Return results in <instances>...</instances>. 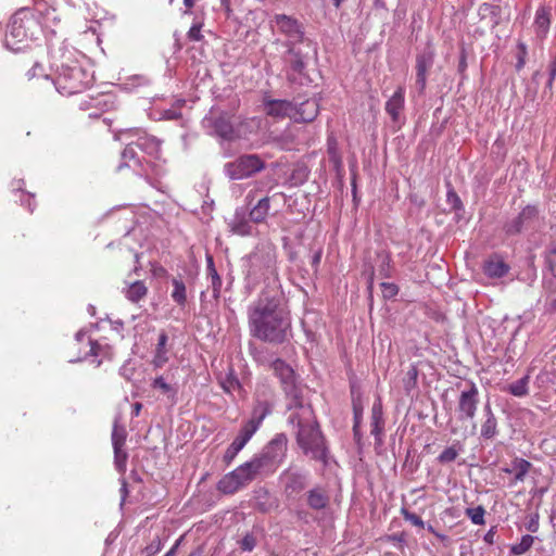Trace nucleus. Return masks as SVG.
Instances as JSON below:
<instances>
[{"label":"nucleus","mask_w":556,"mask_h":556,"mask_svg":"<svg viewBox=\"0 0 556 556\" xmlns=\"http://www.w3.org/2000/svg\"><path fill=\"white\" fill-rule=\"evenodd\" d=\"M28 79H33L36 77H46L48 78V75L45 74V68L41 63L35 62L33 67L27 72Z\"/></svg>","instance_id":"nucleus-59"},{"label":"nucleus","mask_w":556,"mask_h":556,"mask_svg":"<svg viewBox=\"0 0 556 556\" xmlns=\"http://www.w3.org/2000/svg\"><path fill=\"white\" fill-rule=\"evenodd\" d=\"M114 450V464L118 471H124L126 468V463L128 458L127 452L123 450V447H113Z\"/></svg>","instance_id":"nucleus-46"},{"label":"nucleus","mask_w":556,"mask_h":556,"mask_svg":"<svg viewBox=\"0 0 556 556\" xmlns=\"http://www.w3.org/2000/svg\"><path fill=\"white\" fill-rule=\"evenodd\" d=\"M288 422L293 427L296 444L303 455L328 465L329 447L313 407L309 404L293 407Z\"/></svg>","instance_id":"nucleus-2"},{"label":"nucleus","mask_w":556,"mask_h":556,"mask_svg":"<svg viewBox=\"0 0 556 556\" xmlns=\"http://www.w3.org/2000/svg\"><path fill=\"white\" fill-rule=\"evenodd\" d=\"M530 376L526 375L522 378L511 382L507 386L506 391L517 397H522L529 393Z\"/></svg>","instance_id":"nucleus-38"},{"label":"nucleus","mask_w":556,"mask_h":556,"mask_svg":"<svg viewBox=\"0 0 556 556\" xmlns=\"http://www.w3.org/2000/svg\"><path fill=\"white\" fill-rule=\"evenodd\" d=\"M435 51L430 42L416 55V87L419 93H424L427 86V76L433 66Z\"/></svg>","instance_id":"nucleus-15"},{"label":"nucleus","mask_w":556,"mask_h":556,"mask_svg":"<svg viewBox=\"0 0 556 556\" xmlns=\"http://www.w3.org/2000/svg\"><path fill=\"white\" fill-rule=\"evenodd\" d=\"M240 548L244 552H251L256 546V538L252 533H247L239 541Z\"/></svg>","instance_id":"nucleus-52"},{"label":"nucleus","mask_w":556,"mask_h":556,"mask_svg":"<svg viewBox=\"0 0 556 556\" xmlns=\"http://www.w3.org/2000/svg\"><path fill=\"white\" fill-rule=\"evenodd\" d=\"M288 438L285 433H277L260 452L270 463L279 468L287 456Z\"/></svg>","instance_id":"nucleus-16"},{"label":"nucleus","mask_w":556,"mask_h":556,"mask_svg":"<svg viewBox=\"0 0 556 556\" xmlns=\"http://www.w3.org/2000/svg\"><path fill=\"white\" fill-rule=\"evenodd\" d=\"M447 201L453 205L455 210H460L463 206L459 197L453 189L447 191Z\"/></svg>","instance_id":"nucleus-61"},{"label":"nucleus","mask_w":556,"mask_h":556,"mask_svg":"<svg viewBox=\"0 0 556 556\" xmlns=\"http://www.w3.org/2000/svg\"><path fill=\"white\" fill-rule=\"evenodd\" d=\"M479 389L472 381H468L460 390L455 408L458 421L473 420L480 403Z\"/></svg>","instance_id":"nucleus-9"},{"label":"nucleus","mask_w":556,"mask_h":556,"mask_svg":"<svg viewBox=\"0 0 556 556\" xmlns=\"http://www.w3.org/2000/svg\"><path fill=\"white\" fill-rule=\"evenodd\" d=\"M527 55H528V49H527V45L522 41H518L517 43V63H516V71L519 72L523 68V66L526 65V59H527Z\"/></svg>","instance_id":"nucleus-47"},{"label":"nucleus","mask_w":556,"mask_h":556,"mask_svg":"<svg viewBox=\"0 0 556 556\" xmlns=\"http://www.w3.org/2000/svg\"><path fill=\"white\" fill-rule=\"evenodd\" d=\"M126 442V431L124 428L118 427L117 425L114 426L112 431V444L113 447H123Z\"/></svg>","instance_id":"nucleus-48"},{"label":"nucleus","mask_w":556,"mask_h":556,"mask_svg":"<svg viewBox=\"0 0 556 556\" xmlns=\"http://www.w3.org/2000/svg\"><path fill=\"white\" fill-rule=\"evenodd\" d=\"M556 77V56L548 64V79L546 81V89L552 90L553 83Z\"/></svg>","instance_id":"nucleus-60"},{"label":"nucleus","mask_w":556,"mask_h":556,"mask_svg":"<svg viewBox=\"0 0 556 556\" xmlns=\"http://www.w3.org/2000/svg\"><path fill=\"white\" fill-rule=\"evenodd\" d=\"M402 515L406 521H409L410 523L418 528H424L425 522L421 519V517L418 516L417 514L403 509Z\"/></svg>","instance_id":"nucleus-56"},{"label":"nucleus","mask_w":556,"mask_h":556,"mask_svg":"<svg viewBox=\"0 0 556 556\" xmlns=\"http://www.w3.org/2000/svg\"><path fill=\"white\" fill-rule=\"evenodd\" d=\"M89 344H90V350L89 352L87 353V355H91V356H99L102 354L103 352V346L100 345L97 341H93V340H89Z\"/></svg>","instance_id":"nucleus-62"},{"label":"nucleus","mask_w":556,"mask_h":556,"mask_svg":"<svg viewBox=\"0 0 556 556\" xmlns=\"http://www.w3.org/2000/svg\"><path fill=\"white\" fill-rule=\"evenodd\" d=\"M539 216V210L534 205H527L521 212L514 218L507 220L503 230L506 236L513 237L521 233L525 229L533 226Z\"/></svg>","instance_id":"nucleus-14"},{"label":"nucleus","mask_w":556,"mask_h":556,"mask_svg":"<svg viewBox=\"0 0 556 556\" xmlns=\"http://www.w3.org/2000/svg\"><path fill=\"white\" fill-rule=\"evenodd\" d=\"M255 480L247 462L225 475L217 483V490L224 494H233Z\"/></svg>","instance_id":"nucleus-10"},{"label":"nucleus","mask_w":556,"mask_h":556,"mask_svg":"<svg viewBox=\"0 0 556 556\" xmlns=\"http://www.w3.org/2000/svg\"><path fill=\"white\" fill-rule=\"evenodd\" d=\"M206 273L207 278L211 280L213 298L215 300H218L220 296L222 278L216 270L214 258L211 254H206Z\"/></svg>","instance_id":"nucleus-32"},{"label":"nucleus","mask_w":556,"mask_h":556,"mask_svg":"<svg viewBox=\"0 0 556 556\" xmlns=\"http://www.w3.org/2000/svg\"><path fill=\"white\" fill-rule=\"evenodd\" d=\"M541 77H542V73L540 71H536V72L533 73L531 81H532V84L535 85V87L533 89H531V88L527 89L526 99H528L530 101H534L535 96H536V87L539 85V79Z\"/></svg>","instance_id":"nucleus-58"},{"label":"nucleus","mask_w":556,"mask_h":556,"mask_svg":"<svg viewBox=\"0 0 556 556\" xmlns=\"http://www.w3.org/2000/svg\"><path fill=\"white\" fill-rule=\"evenodd\" d=\"M265 161L257 154H243L224 165L225 175L231 180H242L261 173Z\"/></svg>","instance_id":"nucleus-7"},{"label":"nucleus","mask_w":556,"mask_h":556,"mask_svg":"<svg viewBox=\"0 0 556 556\" xmlns=\"http://www.w3.org/2000/svg\"><path fill=\"white\" fill-rule=\"evenodd\" d=\"M202 26L203 24L198 22L190 27L187 33V37L190 41H201L203 39V35L201 34Z\"/></svg>","instance_id":"nucleus-54"},{"label":"nucleus","mask_w":556,"mask_h":556,"mask_svg":"<svg viewBox=\"0 0 556 556\" xmlns=\"http://www.w3.org/2000/svg\"><path fill=\"white\" fill-rule=\"evenodd\" d=\"M148 288L143 281L138 280L128 286L125 291V296L132 303H138L140 300L146 298Z\"/></svg>","instance_id":"nucleus-36"},{"label":"nucleus","mask_w":556,"mask_h":556,"mask_svg":"<svg viewBox=\"0 0 556 556\" xmlns=\"http://www.w3.org/2000/svg\"><path fill=\"white\" fill-rule=\"evenodd\" d=\"M377 258L379 262L378 271L379 275L383 278H389L391 276V257L388 253L381 252L377 254Z\"/></svg>","instance_id":"nucleus-42"},{"label":"nucleus","mask_w":556,"mask_h":556,"mask_svg":"<svg viewBox=\"0 0 556 556\" xmlns=\"http://www.w3.org/2000/svg\"><path fill=\"white\" fill-rule=\"evenodd\" d=\"M418 369L417 366L412 364L405 374L403 379L404 389L406 392H410L417 386Z\"/></svg>","instance_id":"nucleus-41"},{"label":"nucleus","mask_w":556,"mask_h":556,"mask_svg":"<svg viewBox=\"0 0 556 556\" xmlns=\"http://www.w3.org/2000/svg\"><path fill=\"white\" fill-rule=\"evenodd\" d=\"M24 181L17 180L14 185V189L22 191L21 202L22 205L26 206L29 213H33L36 207L35 194L23 191Z\"/></svg>","instance_id":"nucleus-40"},{"label":"nucleus","mask_w":556,"mask_h":556,"mask_svg":"<svg viewBox=\"0 0 556 556\" xmlns=\"http://www.w3.org/2000/svg\"><path fill=\"white\" fill-rule=\"evenodd\" d=\"M292 179L296 185H301L308 178V169L305 166L298 167L292 173Z\"/></svg>","instance_id":"nucleus-55"},{"label":"nucleus","mask_w":556,"mask_h":556,"mask_svg":"<svg viewBox=\"0 0 556 556\" xmlns=\"http://www.w3.org/2000/svg\"><path fill=\"white\" fill-rule=\"evenodd\" d=\"M278 507V501L274 496L270 495V493L265 490L261 489L256 492L255 495V502H254V508L258 511L266 514L269 513Z\"/></svg>","instance_id":"nucleus-30"},{"label":"nucleus","mask_w":556,"mask_h":556,"mask_svg":"<svg viewBox=\"0 0 556 556\" xmlns=\"http://www.w3.org/2000/svg\"><path fill=\"white\" fill-rule=\"evenodd\" d=\"M283 47L287 49L282 55L287 79L295 83L298 76L304 75L309 59L317 55V47L313 41L312 47H306L304 43H283Z\"/></svg>","instance_id":"nucleus-5"},{"label":"nucleus","mask_w":556,"mask_h":556,"mask_svg":"<svg viewBox=\"0 0 556 556\" xmlns=\"http://www.w3.org/2000/svg\"><path fill=\"white\" fill-rule=\"evenodd\" d=\"M495 534H496V528L492 527L485 534H484V542L489 545L494 544L495 542Z\"/></svg>","instance_id":"nucleus-64"},{"label":"nucleus","mask_w":556,"mask_h":556,"mask_svg":"<svg viewBox=\"0 0 556 556\" xmlns=\"http://www.w3.org/2000/svg\"><path fill=\"white\" fill-rule=\"evenodd\" d=\"M295 104V111L293 114V121L295 123H311L313 122L319 112V103L316 98L306 99L304 101H293Z\"/></svg>","instance_id":"nucleus-20"},{"label":"nucleus","mask_w":556,"mask_h":556,"mask_svg":"<svg viewBox=\"0 0 556 556\" xmlns=\"http://www.w3.org/2000/svg\"><path fill=\"white\" fill-rule=\"evenodd\" d=\"M168 341L167 333L162 330L159 334L152 365L154 368H162L168 361L166 344Z\"/></svg>","instance_id":"nucleus-31"},{"label":"nucleus","mask_w":556,"mask_h":556,"mask_svg":"<svg viewBox=\"0 0 556 556\" xmlns=\"http://www.w3.org/2000/svg\"><path fill=\"white\" fill-rule=\"evenodd\" d=\"M250 219H245L243 214H240L239 212H236L231 223L230 227L233 233L240 235V236H249L252 233V226L250 224Z\"/></svg>","instance_id":"nucleus-35"},{"label":"nucleus","mask_w":556,"mask_h":556,"mask_svg":"<svg viewBox=\"0 0 556 556\" xmlns=\"http://www.w3.org/2000/svg\"><path fill=\"white\" fill-rule=\"evenodd\" d=\"M274 408L273 402L267 399H256L252 409L251 418L243 425L245 428L252 430L253 433L257 431L263 420L271 414Z\"/></svg>","instance_id":"nucleus-19"},{"label":"nucleus","mask_w":556,"mask_h":556,"mask_svg":"<svg viewBox=\"0 0 556 556\" xmlns=\"http://www.w3.org/2000/svg\"><path fill=\"white\" fill-rule=\"evenodd\" d=\"M545 261L549 271L556 278V245L547 251Z\"/></svg>","instance_id":"nucleus-53"},{"label":"nucleus","mask_w":556,"mask_h":556,"mask_svg":"<svg viewBox=\"0 0 556 556\" xmlns=\"http://www.w3.org/2000/svg\"><path fill=\"white\" fill-rule=\"evenodd\" d=\"M153 389H159L161 392L168 396H175L177 393V390L169 383H167L163 376L156 377L152 382Z\"/></svg>","instance_id":"nucleus-43"},{"label":"nucleus","mask_w":556,"mask_h":556,"mask_svg":"<svg viewBox=\"0 0 556 556\" xmlns=\"http://www.w3.org/2000/svg\"><path fill=\"white\" fill-rule=\"evenodd\" d=\"M173 285V291H172V299L173 301L179 305L185 306L187 303V290L185 282L179 278H173L172 279Z\"/></svg>","instance_id":"nucleus-37"},{"label":"nucleus","mask_w":556,"mask_h":556,"mask_svg":"<svg viewBox=\"0 0 556 556\" xmlns=\"http://www.w3.org/2000/svg\"><path fill=\"white\" fill-rule=\"evenodd\" d=\"M466 68H467V53H466L465 48H462L459 62H458V72L460 74H463V73H465Z\"/></svg>","instance_id":"nucleus-63"},{"label":"nucleus","mask_w":556,"mask_h":556,"mask_svg":"<svg viewBox=\"0 0 556 556\" xmlns=\"http://www.w3.org/2000/svg\"><path fill=\"white\" fill-rule=\"evenodd\" d=\"M248 277L257 280L263 276L276 275V257L275 253L268 251H256L249 257Z\"/></svg>","instance_id":"nucleus-13"},{"label":"nucleus","mask_w":556,"mask_h":556,"mask_svg":"<svg viewBox=\"0 0 556 556\" xmlns=\"http://www.w3.org/2000/svg\"><path fill=\"white\" fill-rule=\"evenodd\" d=\"M361 420H362V408H358L356 405H354L353 434H354V440L357 444H359L361 440H362Z\"/></svg>","instance_id":"nucleus-49"},{"label":"nucleus","mask_w":556,"mask_h":556,"mask_svg":"<svg viewBox=\"0 0 556 556\" xmlns=\"http://www.w3.org/2000/svg\"><path fill=\"white\" fill-rule=\"evenodd\" d=\"M279 481L285 496L288 500H295L307 488L309 473L299 467L290 466L280 473Z\"/></svg>","instance_id":"nucleus-8"},{"label":"nucleus","mask_w":556,"mask_h":556,"mask_svg":"<svg viewBox=\"0 0 556 556\" xmlns=\"http://www.w3.org/2000/svg\"><path fill=\"white\" fill-rule=\"evenodd\" d=\"M384 419L382 416L381 406L375 404L371 408V434L375 437L376 446H381L383 443Z\"/></svg>","instance_id":"nucleus-28"},{"label":"nucleus","mask_w":556,"mask_h":556,"mask_svg":"<svg viewBox=\"0 0 556 556\" xmlns=\"http://www.w3.org/2000/svg\"><path fill=\"white\" fill-rule=\"evenodd\" d=\"M253 434L254 433L252 432V430L242 426L238 435L235 438L232 443L228 446V448L225 453V460H227V462L232 460L236 457V455L250 441V439L253 437Z\"/></svg>","instance_id":"nucleus-27"},{"label":"nucleus","mask_w":556,"mask_h":556,"mask_svg":"<svg viewBox=\"0 0 556 556\" xmlns=\"http://www.w3.org/2000/svg\"><path fill=\"white\" fill-rule=\"evenodd\" d=\"M274 375L279 379L281 389L287 399L290 400L289 409L303 405L302 389L294 369L281 358H276L270 363Z\"/></svg>","instance_id":"nucleus-6"},{"label":"nucleus","mask_w":556,"mask_h":556,"mask_svg":"<svg viewBox=\"0 0 556 556\" xmlns=\"http://www.w3.org/2000/svg\"><path fill=\"white\" fill-rule=\"evenodd\" d=\"M202 123L210 135H215L227 141L236 138L231 116L226 112L211 113L204 117Z\"/></svg>","instance_id":"nucleus-12"},{"label":"nucleus","mask_w":556,"mask_h":556,"mask_svg":"<svg viewBox=\"0 0 556 556\" xmlns=\"http://www.w3.org/2000/svg\"><path fill=\"white\" fill-rule=\"evenodd\" d=\"M277 198H281L282 200H285V194L282 192H279L273 194L271 197L266 195L260 199L257 203L250 208V220L254 224L265 223L270 210V200H275Z\"/></svg>","instance_id":"nucleus-21"},{"label":"nucleus","mask_w":556,"mask_h":556,"mask_svg":"<svg viewBox=\"0 0 556 556\" xmlns=\"http://www.w3.org/2000/svg\"><path fill=\"white\" fill-rule=\"evenodd\" d=\"M533 25L535 28V33L540 38H544L547 35L551 25V20L549 13L544 7H541L536 10Z\"/></svg>","instance_id":"nucleus-34"},{"label":"nucleus","mask_w":556,"mask_h":556,"mask_svg":"<svg viewBox=\"0 0 556 556\" xmlns=\"http://www.w3.org/2000/svg\"><path fill=\"white\" fill-rule=\"evenodd\" d=\"M129 135L136 137V139L132 140L139 150L155 160L160 159L161 141L156 137L142 130H136L134 132H129Z\"/></svg>","instance_id":"nucleus-18"},{"label":"nucleus","mask_w":556,"mask_h":556,"mask_svg":"<svg viewBox=\"0 0 556 556\" xmlns=\"http://www.w3.org/2000/svg\"><path fill=\"white\" fill-rule=\"evenodd\" d=\"M382 296L386 300L393 299L399 293V287L395 283L392 282H382L380 285Z\"/></svg>","instance_id":"nucleus-51"},{"label":"nucleus","mask_w":556,"mask_h":556,"mask_svg":"<svg viewBox=\"0 0 556 556\" xmlns=\"http://www.w3.org/2000/svg\"><path fill=\"white\" fill-rule=\"evenodd\" d=\"M457 456L458 450L455 446H448L438 456V462L441 464L452 463Z\"/></svg>","instance_id":"nucleus-50"},{"label":"nucleus","mask_w":556,"mask_h":556,"mask_svg":"<svg viewBox=\"0 0 556 556\" xmlns=\"http://www.w3.org/2000/svg\"><path fill=\"white\" fill-rule=\"evenodd\" d=\"M305 497L307 506L313 510H323L327 508L330 503L328 492L320 485H316L308 490Z\"/></svg>","instance_id":"nucleus-24"},{"label":"nucleus","mask_w":556,"mask_h":556,"mask_svg":"<svg viewBox=\"0 0 556 556\" xmlns=\"http://www.w3.org/2000/svg\"><path fill=\"white\" fill-rule=\"evenodd\" d=\"M532 464L527 459L516 457L513 459L509 467H505L502 470L505 473L514 475V478L509 482V485H515L518 482H522L531 469Z\"/></svg>","instance_id":"nucleus-25"},{"label":"nucleus","mask_w":556,"mask_h":556,"mask_svg":"<svg viewBox=\"0 0 556 556\" xmlns=\"http://www.w3.org/2000/svg\"><path fill=\"white\" fill-rule=\"evenodd\" d=\"M404 103L405 89L400 86L386 103V112L390 115L392 122H399L400 114L404 109Z\"/></svg>","instance_id":"nucleus-26"},{"label":"nucleus","mask_w":556,"mask_h":556,"mask_svg":"<svg viewBox=\"0 0 556 556\" xmlns=\"http://www.w3.org/2000/svg\"><path fill=\"white\" fill-rule=\"evenodd\" d=\"M263 105L264 112L270 117L278 119L289 117L293 119V114L295 111V104L293 101L264 98Z\"/></svg>","instance_id":"nucleus-17"},{"label":"nucleus","mask_w":556,"mask_h":556,"mask_svg":"<svg viewBox=\"0 0 556 556\" xmlns=\"http://www.w3.org/2000/svg\"><path fill=\"white\" fill-rule=\"evenodd\" d=\"M278 30L287 37L283 43H304L312 47V40L305 37L303 25L286 14H277L274 17Z\"/></svg>","instance_id":"nucleus-11"},{"label":"nucleus","mask_w":556,"mask_h":556,"mask_svg":"<svg viewBox=\"0 0 556 556\" xmlns=\"http://www.w3.org/2000/svg\"><path fill=\"white\" fill-rule=\"evenodd\" d=\"M247 464L255 479L269 477L278 469L262 453L255 454Z\"/></svg>","instance_id":"nucleus-22"},{"label":"nucleus","mask_w":556,"mask_h":556,"mask_svg":"<svg viewBox=\"0 0 556 556\" xmlns=\"http://www.w3.org/2000/svg\"><path fill=\"white\" fill-rule=\"evenodd\" d=\"M509 269V265L496 254L485 260L482 266L483 274L493 279L503 278L508 274Z\"/></svg>","instance_id":"nucleus-23"},{"label":"nucleus","mask_w":556,"mask_h":556,"mask_svg":"<svg viewBox=\"0 0 556 556\" xmlns=\"http://www.w3.org/2000/svg\"><path fill=\"white\" fill-rule=\"evenodd\" d=\"M250 334L269 344H283L293 337L288 301L280 286L267 287L248 308Z\"/></svg>","instance_id":"nucleus-1"},{"label":"nucleus","mask_w":556,"mask_h":556,"mask_svg":"<svg viewBox=\"0 0 556 556\" xmlns=\"http://www.w3.org/2000/svg\"><path fill=\"white\" fill-rule=\"evenodd\" d=\"M51 60L55 67L52 81L62 96L81 93L92 85L93 75L73 59V52L65 47L51 49Z\"/></svg>","instance_id":"nucleus-3"},{"label":"nucleus","mask_w":556,"mask_h":556,"mask_svg":"<svg viewBox=\"0 0 556 556\" xmlns=\"http://www.w3.org/2000/svg\"><path fill=\"white\" fill-rule=\"evenodd\" d=\"M525 528L528 532L536 533L540 529V514L538 510L530 513L526 517Z\"/></svg>","instance_id":"nucleus-45"},{"label":"nucleus","mask_w":556,"mask_h":556,"mask_svg":"<svg viewBox=\"0 0 556 556\" xmlns=\"http://www.w3.org/2000/svg\"><path fill=\"white\" fill-rule=\"evenodd\" d=\"M163 548V543L160 538H155L152 542L146 546V556H154Z\"/></svg>","instance_id":"nucleus-57"},{"label":"nucleus","mask_w":556,"mask_h":556,"mask_svg":"<svg viewBox=\"0 0 556 556\" xmlns=\"http://www.w3.org/2000/svg\"><path fill=\"white\" fill-rule=\"evenodd\" d=\"M136 148L137 147H136V143H134V140H130L126 144L125 149L122 152L121 163L117 165V168H116L117 172L122 170L124 167H131L129 162H132L134 165H136V166L141 165V160L136 152Z\"/></svg>","instance_id":"nucleus-33"},{"label":"nucleus","mask_w":556,"mask_h":556,"mask_svg":"<svg viewBox=\"0 0 556 556\" xmlns=\"http://www.w3.org/2000/svg\"><path fill=\"white\" fill-rule=\"evenodd\" d=\"M40 33L41 24L35 12L29 9H20L10 18L4 45L9 50L20 52L38 39Z\"/></svg>","instance_id":"nucleus-4"},{"label":"nucleus","mask_w":556,"mask_h":556,"mask_svg":"<svg viewBox=\"0 0 556 556\" xmlns=\"http://www.w3.org/2000/svg\"><path fill=\"white\" fill-rule=\"evenodd\" d=\"M483 415L485 419L481 425V437L484 439H493L497 434V419L489 402L483 406Z\"/></svg>","instance_id":"nucleus-29"},{"label":"nucleus","mask_w":556,"mask_h":556,"mask_svg":"<svg viewBox=\"0 0 556 556\" xmlns=\"http://www.w3.org/2000/svg\"><path fill=\"white\" fill-rule=\"evenodd\" d=\"M466 516L471 520L475 525H484V515L485 509L482 506H477L472 508H467L465 511Z\"/></svg>","instance_id":"nucleus-44"},{"label":"nucleus","mask_w":556,"mask_h":556,"mask_svg":"<svg viewBox=\"0 0 556 556\" xmlns=\"http://www.w3.org/2000/svg\"><path fill=\"white\" fill-rule=\"evenodd\" d=\"M535 538L531 534L521 536L520 542L510 546V554L514 556H521L526 554L533 545Z\"/></svg>","instance_id":"nucleus-39"}]
</instances>
